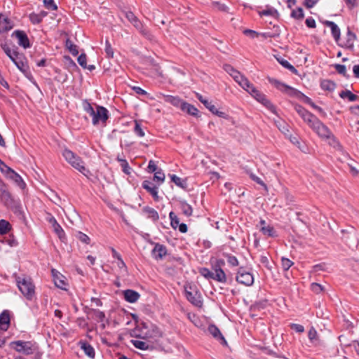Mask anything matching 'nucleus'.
I'll return each mask as SVG.
<instances>
[{"instance_id":"obj_62","label":"nucleus","mask_w":359,"mask_h":359,"mask_svg":"<svg viewBox=\"0 0 359 359\" xmlns=\"http://www.w3.org/2000/svg\"><path fill=\"white\" fill-rule=\"evenodd\" d=\"M105 52H106L107 55L109 57H113V55H114L113 49H112L111 45L109 44V41H107V40L106 41V43H105Z\"/></svg>"},{"instance_id":"obj_51","label":"nucleus","mask_w":359,"mask_h":359,"mask_svg":"<svg viewBox=\"0 0 359 359\" xmlns=\"http://www.w3.org/2000/svg\"><path fill=\"white\" fill-rule=\"evenodd\" d=\"M165 174L161 170H157L154 172V180L157 182H160L161 183L163 182L165 180Z\"/></svg>"},{"instance_id":"obj_44","label":"nucleus","mask_w":359,"mask_h":359,"mask_svg":"<svg viewBox=\"0 0 359 359\" xmlns=\"http://www.w3.org/2000/svg\"><path fill=\"white\" fill-rule=\"evenodd\" d=\"M335 70L346 78H349V75L346 74V67L344 65L335 64L334 65Z\"/></svg>"},{"instance_id":"obj_20","label":"nucleus","mask_w":359,"mask_h":359,"mask_svg":"<svg viewBox=\"0 0 359 359\" xmlns=\"http://www.w3.org/2000/svg\"><path fill=\"white\" fill-rule=\"evenodd\" d=\"M49 222L51 224V226H52L54 232L57 234V236L59 237V238L60 240H63L65 238V231L62 229V228L61 227V226L57 223L56 219L53 217H51L49 219Z\"/></svg>"},{"instance_id":"obj_3","label":"nucleus","mask_w":359,"mask_h":359,"mask_svg":"<svg viewBox=\"0 0 359 359\" xmlns=\"http://www.w3.org/2000/svg\"><path fill=\"white\" fill-rule=\"evenodd\" d=\"M83 110L92 117V123L94 126L104 124L109 118L108 111L106 108L97 106L95 109L90 103L84 100L82 103Z\"/></svg>"},{"instance_id":"obj_40","label":"nucleus","mask_w":359,"mask_h":359,"mask_svg":"<svg viewBox=\"0 0 359 359\" xmlns=\"http://www.w3.org/2000/svg\"><path fill=\"white\" fill-rule=\"evenodd\" d=\"M281 262H282V268H283V271L285 272V276L287 279H289L290 276L288 275V270L292 266V262L289 259L284 258V257L282 258Z\"/></svg>"},{"instance_id":"obj_45","label":"nucleus","mask_w":359,"mask_h":359,"mask_svg":"<svg viewBox=\"0 0 359 359\" xmlns=\"http://www.w3.org/2000/svg\"><path fill=\"white\" fill-rule=\"evenodd\" d=\"M0 170L2 173H4L6 177H8V175L13 170L12 168L8 167L4 162H3L0 159Z\"/></svg>"},{"instance_id":"obj_60","label":"nucleus","mask_w":359,"mask_h":359,"mask_svg":"<svg viewBox=\"0 0 359 359\" xmlns=\"http://www.w3.org/2000/svg\"><path fill=\"white\" fill-rule=\"evenodd\" d=\"M304 18V11L302 8L293 10V18L301 19Z\"/></svg>"},{"instance_id":"obj_13","label":"nucleus","mask_w":359,"mask_h":359,"mask_svg":"<svg viewBox=\"0 0 359 359\" xmlns=\"http://www.w3.org/2000/svg\"><path fill=\"white\" fill-rule=\"evenodd\" d=\"M267 79L270 84L273 86L274 88H276L277 90L284 93H290L292 88L289 85L285 84L283 82L273 78L269 77Z\"/></svg>"},{"instance_id":"obj_38","label":"nucleus","mask_w":359,"mask_h":359,"mask_svg":"<svg viewBox=\"0 0 359 359\" xmlns=\"http://www.w3.org/2000/svg\"><path fill=\"white\" fill-rule=\"evenodd\" d=\"M0 200L5 203H10L12 201L11 194L6 189H1Z\"/></svg>"},{"instance_id":"obj_7","label":"nucleus","mask_w":359,"mask_h":359,"mask_svg":"<svg viewBox=\"0 0 359 359\" xmlns=\"http://www.w3.org/2000/svg\"><path fill=\"white\" fill-rule=\"evenodd\" d=\"M236 280L244 285L250 286L254 283L252 274L243 268H240L236 276Z\"/></svg>"},{"instance_id":"obj_42","label":"nucleus","mask_w":359,"mask_h":359,"mask_svg":"<svg viewBox=\"0 0 359 359\" xmlns=\"http://www.w3.org/2000/svg\"><path fill=\"white\" fill-rule=\"evenodd\" d=\"M275 58L276 59V60L285 68L287 69H290V70H292V65H290V63L287 60H285L283 57L279 55H274Z\"/></svg>"},{"instance_id":"obj_57","label":"nucleus","mask_w":359,"mask_h":359,"mask_svg":"<svg viewBox=\"0 0 359 359\" xmlns=\"http://www.w3.org/2000/svg\"><path fill=\"white\" fill-rule=\"evenodd\" d=\"M317 335H318L317 331L316 330V329L313 327H311L308 332V337H309V340L311 342H313L314 340L316 339Z\"/></svg>"},{"instance_id":"obj_26","label":"nucleus","mask_w":359,"mask_h":359,"mask_svg":"<svg viewBox=\"0 0 359 359\" xmlns=\"http://www.w3.org/2000/svg\"><path fill=\"white\" fill-rule=\"evenodd\" d=\"M326 25L331 29L332 35L334 40L337 42L340 38V29L337 25L332 21H327Z\"/></svg>"},{"instance_id":"obj_48","label":"nucleus","mask_w":359,"mask_h":359,"mask_svg":"<svg viewBox=\"0 0 359 359\" xmlns=\"http://www.w3.org/2000/svg\"><path fill=\"white\" fill-rule=\"evenodd\" d=\"M212 6L214 9L219 11L227 12L229 9L225 4H221L218 1L212 2Z\"/></svg>"},{"instance_id":"obj_58","label":"nucleus","mask_w":359,"mask_h":359,"mask_svg":"<svg viewBox=\"0 0 359 359\" xmlns=\"http://www.w3.org/2000/svg\"><path fill=\"white\" fill-rule=\"evenodd\" d=\"M293 144L297 145L299 150L304 153H307L309 151L307 146L304 142L297 140L296 142L293 141Z\"/></svg>"},{"instance_id":"obj_25","label":"nucleus","mask_w":359,"mask_h":359,"mask_svg":"<svg viewBox=\"0 0 359 359\" xmlns=\"http://www.w3.org/2000/svg\"><path fill=\"white\" fill-rule=\"evenodd\" d=\"M163 100L165 102L171 104L174 107L182 108V104L184 101L180 99L179 97H175L170 95H163Z\"/></svg>"},{"instance_id":"obj_52","label":"nucleus","mask_w":359,"mask_h":359,"mask_svg":"<svg viewBox=\"0 0 359 359\" xmlns=\"http://www.w3.org/2000/svg\"><path fill=\"white\" fill-rule=\"evenodd\" d=\"M121 167V169H122V171L129 175L131 174V172H132V168L130 167L128 163L127 162V161H121V164L120 165Z\"/></svg>"},{"instance_id":"obj_24","label":"nucleus","mask_w":359,"mask_h":359,"mask_svg":"<svg viewBox=\"0 0 359 359\" xmlns=\"http://www.w3.org/2000/svg\"><path fill=\"white\" fill-rule=\"evenodd\" d=\"M142 187L149 192L155 200H158V188L153 183L147 180L144 181L142 183Z\"/></svg>"},{"instance_id":"obj_5","label":"nucleus","mask_w":359,"mask_h":359,"mask_svg":"<svg viewBox=\"0 0 359 359\" xmlns=\"http://www.w3.org/2000/svg\"><path fill=\"white\" fill-rule=\"evenodd\" d=\"M62 156L75 169L79 171L86 177L90 175V172L87 169L82 159L68 149H65L62 151Z\"/></svg>"},{"instance_id":"obj_55","label":"nucleus","mask_w":359,"mask_h":359,"mask_svg":"<svg viewBox=\"0 0 359 359\" xmlns=\"http://www.w3.org/2000/svg\"><path fill=\"white\" fill-rule=\"evenodd\" d=\"M78 62L83 68H87V57L85 54H81L78 57Z\"/></svg>"},{"instance_id":"obj_35","label":"nucleus","mask_w":359,"mask_h":359,"mask_svg":"<svg viewBox=\"0 0 359 359\" xmlns=\"http://www.w3.org/2000/svg\"><path fill=\"white\" fill-rule=\"evenodd\" d=\"M320 86L323 90L333 91L336 87V84L332 81L325 79L321 81Z\"/></svg>"},{"instance_id":"obj_63","label":"nucleus","mask_w":359,"mask_h":359,"mask_svg":"<svg viewBox=\"0 0 359 359\" xmlns=\"http://www.w3.org/2000/svg\"><path fill=\"white\" fill-rule=\"evenodd\" d=\"M227 262L229 265L232 266H236L238 265V261L237 258L234 256L229 255L227 257Z\"/></svg>"},{"instance_id":"obj_47","label":"nucleus","mask_w":359,"mask_h":359,"mask_svg":"<svg viewBox=\"0 0 359 359\" xmlns=\"http://www.w3.org/2000/svg\"><path fill=\"white\" fill-rule=\"evenodd\" d=\"M66 46L74 55H76L79 53L77 46L74 45L70 40H67Z\"/></svg>"},{"instance_id":"obj_33","label":"nucleus","mask_w":359,"mask_h":359,"mask_svg":"<svg viewBox=\"0 0 359 359\" xmlns=\"http://www.w3.org/2000/svg\"><path fill=\"white\" fill-rule=\"evenodd\" d=\"M341 98H347L350 102L356 101L359 97L357 95L353 94L348 90H343L339 93Z\"/></svg>"},{"instance_id":"obj_61","label":"nucleus","mask_w":359,"mask_h":359,"mask_svg":"<svg viewBox=\"0 0 359 359\" xmlns=\"http://www.w3.org/2000/svg\"><path fill=\"white\" fill-rule=\"evenodd\" d=\"M172 181L178 187H183V181L182 180L177 177L175 175H172L170 176Z\"/></svg>"},{"instance_id":"obj_10","label":"nucleus","mask_w":359,"mask_h":359,"mask_svg":"<svg viewBox=\"0 0 359 359\" xmlns=\"http://www.w3.org/2000/svg\"><path fill=\"white\" fill-rule=\"evenodd\" d=\"M222 264H224V261L218 260L217 265L214 268L212 280L224 283L226 282L227 278L226 273L220 267Z\"/></svg>"},{"instance_id":"obj_28","label":"nucleus","mask_w":359,"mask_h":359,"mask_svg":"<svg viewBox=\"0 0 359 359\" xmlns=\"http://www.w3.org/2000/svg\"><path fill=\"white\" fill-rule=\"evenodd\" d=\"M181 109L191 116H197L198 113V110L194 105L186 102L182 104Z\"/></svg>"},{"instance_id":"obj_21","label":"nucleus","mask_w":359,"mask_h":359,"mask_svg":"<svg viewBox=\"0 0 359 359\" xmlns=\"http://www.w3.org/2000/svg\"><path fill=\"white\" fill-rule=\"evenodd\" d=\"M13 27V22L4 15H0V32H6Z\"/></svg>"},{"instance_id":"obj_37","label":"nucleus","mask_w":359,"mask_h":359,"mask_svg":"<svg viewBox=\"0 0 359 359\" xmlns=\"http://www.w3.org/2000/svg\"><path fill=\"white\" fill-rule=\"evenodd\" d=\"M131 343L135 348L143 351L148 350L150 346L147 342L140 340L133 339Z\"/></svg>"},{"instance_id":"obj_32","label":"nucleus","mask_w":359,"mask_h":359,"mask_svg":"<svg viewBox=\"0 0 359 359\" xmlns=\"http://www.w3.org/2000/svg\"><path fill=\"white\" fill-rule=\"evenodd\" d=\"M143 212L147 215L149 218H151L154 221H156L158 219L159 216L154 208L150 207H144L143 208Z\"/></svg>"},{"instance_id":"obj_41","label":"nucleus","mask_w":359,"mask_h":359,"mask_svg":"<svg viewBox=\"0 0 359 359\" xmlns=\"http://www.w3.org/2000/svg\"><path fill=\"white\" fill-rule=\"evenodd\" d=\"M180 208H181V210H182V212H183L186 216H190V215H191L192 212H193L192 208H191V206L189 204H188L187 202H185V201L181 202V203H180Z\"/></svg>"},{"instance_id":"obj_12","label":"nucleus","mask_w":359,"mask_h":359,"mask_svg":"<svg viewBox=\"0 0 359 359\" xmlns=\"http://www.w3.org/2000/svg\"><path fill=\"white\" fill-rule=\"evenodd\" d=\"M12 36H15L18 39V43L19 46L24 48L30 47L29 39L23 31L16 30L13 33Z\"/></svg>"},{"instance_id":"obj_49","label":"nucleus","mask_w":359,"mask_h":359,"mask_svg":"<svg viewBox=\"0 0 359 359\" xmlns=\"http://www.w3.org/2000/svg\"><path fill=\"white\" fill-rule=\"evenodd\" d=\"M76 237L77 239H79L81 242L83 243H86V244H88L90 241V238L85 233L81 232V231H78L76 233Z\"/></svg>"},{"instance_id":"obj_39","label":"nucleus","mask_w":359,"mask_h":359,"mask_svg":"<svg viewBox=\"0 0 359 359\" xmlns=\"http://www.w3.org/2000/svg\"><path fill=\"white\" fill-rule=\"evenodd\" d=\"M277 126L279 130L285 135L288 136L289 140L291 139V136L289 134L288 126L283 121L279 120L276 121Z\"/></svg>"},{"instance_id":"obj_54","label":"nucleus","mask_w":359,"mask_h":359,"mask_svg":"<svg viewBox=\"0 0 359 359\" xmlns=\"http://www.w3.org/2000/svg\"><path fill=\"white\" fill-rule=\"evenodd\" d=\"M43 4L48 9L55 11L57 8L56 4L54 3V0H43Z\"/></svg>"},{"instance_id":"obj_36","label":"nucleus","mask_w":359,"mask_h":359,"mask_svg":"<svg viewBox=\"0 0 359 359\" xmlns=\"http://www.w3.org/2000/svg\"><path fill=\"white\" fill-rule=\"evenodd\" d=\"M11 230V224L5 219H1L0 220V234L5 235V234L8 233Z\"/></svg>"},{"instance_id":"obj_15","label":"nucleus","mask_w":359,"mask_h":359,"mask_svg":"<svg viewBox=\"0 0 359 359\" xmlns=\"http://www.w3.org/2000/svg\"><path fill=\"white\" fill-rule=\"evenodd\" d=\"M156 334L157 331L155 329H149L146 324H143L140 333L137 334V337L143 339H150L156 337Z\"/></svg>"},{"instance_id":"obj_19","label":"nucleus","mask_w":359,"mask_h":359,"mask_svg":"<svg viewBox=\"0 0 359 359\" xmlns=\"http://www.w3.org/2000/svg\"><path fill=\"white\" fill-rule=\"evenodd\" d=\"M8 178L12 180L15 184V185L18 186L21 189H24L26 187V184L24 182L23 179L15 170H13L8 175Z\"/></svg>"},{"instance_id":"obj_22","label":"nucleus","mask_w":359,"mask_h":359,"mask_svg":"<svg viewBox=\"0 0 359 359\" xmlns=\"http://www.w3.org/2000/svg\"><path fill=\"white\" fill-rule=\"evenodd\" d=\"M260 231L261 232L266 236L273 237L275 236L276 232L273 228L267 224L264 219H261L259 222Z\"/></svg>"},{"instance_id":"obj_53","label":"nucleus","mask_w":359,"mask_h":359,"mask_svg":"<svg viewBox=\"0 0 359 359\" xmlns=\"http://www.w3.org/2000/svg\"><path fill=\"white\" fill-rule=\"evenodd\" d=\"M311 290L316 294H319L323 290V287L319 283H313L311 285Z\"/></svg>"},{"instance_id":"obj_43","label":"nucleus","mask_w":359,"mask_h":359,"mask_svg":"<svg viewBox=\"0 0 359 359\" xmlns=\"http://www.w3.org/2000/svg\"><path fill=\"white\" fill-rule=\"evenodd\" d=\"M355 39H356V35L354 33L351 32L350 30H348L347 32V40H346V46L348 48H353V43H354V41L355 40Z\"/></svg>"},{"instance_id":"obj_46","label":"nucleus","mask_w":359,"mask_h":359,"mask_svg":"<svg viewBox=\"0 0 359 359\" xmlns=\"http://www.w3.org/2000/svg\"><path fill=\"white\" fill-rule=\"evenodd\" d=\"M134 133L140 137H143L145 135L140 123L137 121L135 122Z\"/></svg>"},{"instance_id":"obj_34","label":"nucleus","mask_w":359,"mask_h":359,"mask_svg":"<svg viewBox=\"0 0 359 359\" xmlns=\"http://www.w3.org/2000/svg\"><path fill=\"white\" fill-rule=\"evenodd\" d=\"M3 49H4V52L6 53V54L9 57V58L13 62L15 61H16L20 57L19 54L15 50L11 49L7 46H6V45L4 46Z\"/></svg>"},{"instance_id":"obj_8","label":"nucleus","mask_w":359,"mask_h":359,"mask_svg":"<svg viewBox=\"0 0 359 359\" xmlns=\"http://www.w3.org/2000/svg\"><path fill=\"white\" fill-rule=\"evenodd\" d=\"M196 97L213 114L217 115L219 117H222V118H226V114L224 112L218 110L217 109V107L211 102L208 101V99L203 97L201 95H200L198 93L196 94Z\"/></svg>"},{"instance_id":"obj_11","label":"nucleus","mask_w":359,"mask_h":359,"mask_svg":"<svg viewBox=\"0 0 359 359\" xmlns=\"http://www.w3.org/2000/svg\"><path fill=\"white\" fill-rule=\"evenodd\" d=\"M51 272L55 286L62 290H67L66 278L55 269H52Z\"/></svg>"},{"instance_id":"obj_50","label":"nucleus","mask_w":359,"mask_h":359,"mask_svg":"<svg viewBox=\"0 0 359 359\" xmlns=\"http://www.w3.org/2000/svg\"><path fill=\"white\" fill-rule=\"evenodd\" d=\"M199 273L206 279H212L213 271H210L207 268H201L199 269Z\"/></svg>"},{"instance_id":"obj_2","label":"nucleus","mask_w":359,"mask_h":359,"mask_svg":"<svg viewBox=\"0 0 359 359\" xmlns=\"http://www.w3.org/2000/svg\"><path fill=\"white\" fill-rule=\"evenodd\" d=\"M309 126L320 137L327 140L329 144L333 147L340 146L339 142L332 133L330 130L317 117H316Z\"/></svg>"},{"instance_id":"obj_64","label":"nucleus","mask_w":359,"mask_h":359,"mask_svg":"<svg viewBox=\"0 0 359 359\" xmlns=\"http://www.w3.org/2000/svg\"><path fill=\"white\" fill-rule=\"evenodd\" d=\"M326 269V264L325 263H320L316 264L313 266V272H318L321 271H325Z\"/></svg>"},{"instance_id":"obj_29","label":"nucleus","mask_w":359,"mask_h":359,"mask_svg":"<svg viewBox=\"0 0 359 359\" xmlns=\"http://www.w3.org/2000/svg\"><path fill=\"white\" fill-rule=\"evenodd\" d=\"M13 63L16 65L19 70L21 71L26 76H27L28 74H29V68L27 64L23 62L20 57Z\"/></svg>"},{"instance_id":"obj_6","label":"nucleus","mask_w":359,"mask_h":359,"mask_svg":"<svg viewBox=\"0 0 359 359\" xmlns=\"http://www.w3.org/2000/svg\"><path fill=\"white\" fill-rule=\"evenodd\" d=\"M17 285L21 293L28 300H32L35 296V286L29 277H18Z\"/></svg>"},{"instance_id":"obj_56","label":"nucleus","mask_w":359,"mask_h":359,"mask_svg":"<svg viewBox=\"0 0 359 359\" xmlns=\"http://www.w3.org/2000/svg\"><path fill=\"white\" fill-rule=\"evenodd\" d=\"M93 316L95 319L100 322H102L105 318L104 313L99 310H93Z\"/></svg>"},{"instance_id":"obj_17","label":"nucleus","mask_w":359,"mask_h":359,"mask_svg":"<svg viewBox=\"0 0 359 359\" xmlns=\"http://www.w3.org/2000/svg\"><path fill=\"white\" fill-rule=\"evenodd\" d=\"M185 296L188 301H189L192 304L198 307L202 306L201 297L198 292L195 291L193 292L186 290Z\"/></svg>"},{"instance_id":"obj_23","label":"nucleus","mask_w":359,"mask_h":359,"mask_svg":"<svg viewBox=\"0 0 359 359\" xmlns=\"http://www.w3.org/2000/svg\"><path fill=\"white\" fill-rule=\"evenodd\" d=\"M124 299L129 303H135L140 297V294L133 290H126L123 292Z\"/></svg>"},{"instance_id":"obj_16","label":"nucleus","mask_w":359,"mask_h":359,"mask_svg":"<svg viewBox=\"0 0 359 359\" xmlns=\"http://www.w3.org/2000/svg\"><path fill=\"white\" fill-rule=\"evenodd\" d=\"M296 111L299 114V116L303 118L304 122H306L308 125H309L312 121L316 117L313 114L308 111L304 108L302 107L300 105H295L294 107Z\"/></svg>"},{"instance_id":"obj_59","label":"nucleus","mask_w":359,"mask_h":359,"mask_svg":"<svg viewBox=\"0 0 359 359\" xmlns=\"http://www.w3.org/2000/svg\"><path fill=\"white\" fill-rule=\"evenodd\" d=\"M29 20L33 24H39L41 22V19L37 13H32L29 15Z\"/></svg>"},{"instance_id":"obj_27","label":"nucleus","mask_w":359,"mask_h":359,"mask_svg":"<svg viewBox=\"0 0 359 359\" xmlns=\"http://www.w3.org/2000/svg\"><path fill=\"white\" fill-rule=\"evenodd\" d=\"M166 254L165 248L160 244H156L154 248L152 250L153 257L155 259H161Z\"/></svg>"},{"instance_id":"obj_14","label":"nucleus","mask_w":359,"mask_h":359,"mask_svg":"<svg viewBox=\"0 0 359 359\" xmlns=\"http://www.w3.org/2000/svg\"><path fill=\"white\" fill-rule=\"evenodd\" d=\"M169 217L170 219L171 226L173 229H176L177 228H178L179 231L181 233H186L187 231V224L184 223L180 224L179 218L173 212H170Z\"/></svg>"},{"instance_id":"obj_30","label":"nucleus","mask_w":359,"mask_h":359,"mask_svg":"<svg viewBox=\"0 0 359 359\" xmlns=\"http://www.w3.org/2000/svg\"><path fill=\"white\" fill-rule=\"evenodd\" d=\"M208 332L215 337L217 339H219L222 340L225 344L226 343L225 339L222 336V333L220 332V330L214 325H210L208 327Z\"/></svg>"},{"instance_id":"obj_31","label":"nucleus","mask_w":359,"mask_h":359,"mask_svg":"<svg viewBox=\"0 0 359 359\" xmlns=\"http://www.w3.org/2000/svg\"><path fill=\"white\" fill-rule=\"evenodd\" d=\"M81 348L84 353L90 358L95 357V350L89 344L86 342H81Z\"/></svg>"},{"instance_id":"obj_9","label":"nucleus","mask_w":359,"mask_h":359,"mask_svg":"<svg viewBox=\"0 0 359 359\" xmlns=\"http://www.w3.org/2000/svg\"><path fill=\"white\" fill-rule=\"evenodd\" d=\"M293 97H296L301 100L302 102L306 103L309 105H311L313 109H316L319 113L321 114L325 115V112L324 110L316 105L311 100V98L303 94L302 92L299 91L298 90L293 88Z\"/></svg>"},{"instance_id":"obj_1","label":"nucleus","mask_w":359,"mask_h":359,"mask_svg":"<svg viewBox=\"0 0 359 359\" xmlns=\"http://www.w3.org/2000/svg\"><path fill=\"white\" fill-rule=\"evenodd\" d=\"M224 69L242 88L272 112H275L274 106L268 100L264 94L261 93L255 88L245 76L229 65H225Z\"/></svg>"},{"instance_id":"obj_4","label":"nucleus","mask_w":359,"mask_h":359,"mask_svg":"<svg viewBox=\"0 0 359 359\" xmlns=\"http://www.w3.org/2000/svg\"><path fill=\"white\" fill-rule=\"evenodd\" d=\"M10 346L16 352L26 355L38 354L39 344L34 341L18 340L11 342Z\"/></svg>"},{"instance_id":"obj_18","label":"nucleus","mask_w":359,"mask_h":359,"mask_svg":"<svg viewBox=\"0 0 359 359\" xmlns=\"http://www.w3.org/2000/svg\"><path fill=\"white\" fill-rule=\"evenodd\" d=\"M10 322L9 311L5 310L0 314V329L3 331H6L9 327Z\"/></svg>"}]
</instances>
